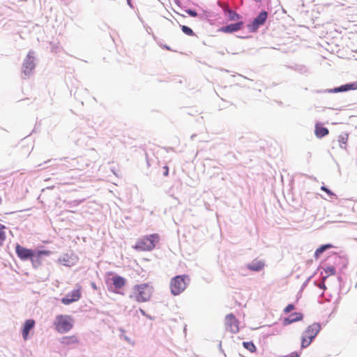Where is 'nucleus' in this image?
<instances>
[{
    "label": "nucleus",
    "mask_w": 357,
    "mask_h": 357,
    "mask_svg": "<svg viewBox=\"0 0 357 357\" xmlns=\"http://www.w3.org/2000/svg\"><path fill=\"white\" fill-rule=\"evenodd\" d=\"M181 29H182L183 32L188 36H194L195 35V33L193 32L192 29L187 26H185V25L181 26Z\"/></svg>",
    "instance_id": "obj_26"
},
{
    "label": "nucleus",
    "mask_w": 357,
    "mask_h": 357,
    "mask_svg": "<svg viewBox=\"0 0 357 357\" xmlns=\"http://www.w3.org/2000/svg\"><path fill=\"white\" fill-rule=\"evenodd\" d=\"M152 294L153 287L148 283H142L133 286L129 297L137 303H145L150 300Z\"/></svg>",
    "instance_id": "obj_1"
},
{
    "label": "nucleus",
    "mask_w": 357,
    "mask_h": 357,
    "mask_svg": "<svg viewBox=\"0 0 357 357\" xmlns=\"http://www.w3.org/2000/svg\"><path fill=\"white\" fill-rule=\"evenodd\" d=\"M325 275L323 276V280H326L331 275H334L336 273L335 268L333 266L328 265L324 268Z\"/></svg>",
    "instance_id": "obj_21"
},
{
    "label": "nucleus",
    "mask_w": 357,
    "mask_h": 357,
    "mask_svg": "<svg viewBox=\"0 0 357 357\" xmlns=\"http://www.w3.org/2000/svg\"><path fill=\"white\" fill-rule=\"evenodd\" d=\"M55 329L60 333H67L73 326V319L69 315H58L54 322Z\"/></svg>",
    "instance_id": "obj_4"
},
{
    "label": "nucleus",
    "mask_w": 357,
    "mask_h": 357,
    "mask_svg": "<svg viewBox=\"0 0 357 357\" xmlns=\"http://www.w3.org/2000/svg\"><path fill=\"white\" fill-rule=\"evenodd\" d=\"M227 14L228 18L231 21H236L241 18L240 15L238 13H236L235 11H233L231 10H227Z\"/></svg>",
    "instance_id": "obj_24"
},
{
    "label": "nucleus",
    "mask_w": 357,
    "mask_h": 357,
    "mask_svg": "<svg viewBox=\"0 0 357 357\" xmlns=\"http://www.w3.org/2000/svg\"><path fill=\"white\" fill-rule=\"evenodd\" d=\"M23 66L24 68V73L25 75H29L31 70H33L35 66L33 61L31 58H28L24 63Z\"/></svg>",
    "instance_id": "obj_19"
},
{
    "label": "nucleus",
    "mask_w": 357,
    "mask_h": 357,
    "mask_svg": "<svg viewBox=\"0 0 357 357\" xmlns=\"http://www.w3.org/2000/svg\"><path fill=\"white\" fill-rule=\"evenodd\" d=\"M187 13L192 17H196L197 15V13L195 10H187Z\"/></svg>",
    "instance_id": "obj_32"
},
{
    "label": "nucleus",
    "mask_w": 357,
    "mask_h": 357,
    "mask_svg": "<svg viewBox=\"0 0 357 357\" xmlns=\"http://www.w3.org/2000/svg\"><path fill=\"white\" fill-rule=\"evenodd\" d=\"M160 236L158 234H153L144 236L137 240L134 248L138 251H151L158 243Z\"/></svg>",
    "instance_id": "obj_2"
},
{
    "label": "nucleus",
    "mask_w": 357,
    "mask_h": 357,
    "mask_svg": "<svg viewBox=\"0 0 357 357\" xmlns=\"http://www.w3.org/2000/svg\"><path fill=\"white\" fill-rule=\"evenodd\" d=\"M243 345L245 349L253 353L256 351V347L252 342H243Z\"/></svg>",
    "instance_id": "obj_25"
},
{
    "label": "nucleus",
    "mask_w": 357,
    "mask_h": 357,
    "mask_svg": "<svg viewBox=\"0 0 357 357\" xmlns=\"http://www.w3.org/2000/svg\"><path fill=\"white\" fill-rule=\"evenodd\" d=\"M265 263L264 261L255 259L247 265V268L252 271H260L264 269Z\"/></svg>",
    "instance_id": "obj_12"
},
{
    "label": "nucleus",
    "mask_w": 357,
    "mask_h": 357,
    "mask_svg": "<svg viewBox=\"0 0 357 357\" xmlns=\"http://www.w3.org/2000/svg\"><path fill=\"white\" fill-rule=\"evenodd\" d=\"M239 322L232 313L228 314L225 318V329L232 333H236L239 331Z\"/></svg>",
    "instance_id": "obj_6"
},
{
    "label": "nucleus",
    "mask_w": 357,
    "mask_h": 357,
    "mask_svg": "<svg viewBox=\"0 0 357 357\" xmlns=\"http://www.w3.org/2000/svg\"><path fill=\"white\" fill-rule=\"evenodd\" d=\"M61 343L65 346H70L79 344L78 337L76 335H68L61 337Z\"/></svg>",
    "instance_id": "obj_16"
},
{
    "label": "nucleus",
    "mask_w": 357,
    "mask_h": 357,
    "mask_svg": "<svg viewBox=\"0 0 357 357\" xmlns=\"http://www.w3.org/2000/svg\"><path fill=\"white\" fill-rule=\"evenodd\" d=\"M300 355L298 352L296 351H294V352H292L289 354H287V355H285V356H283L282 357H299Z\"/></svg>",
    "instance_id": "obj_31"
},
{
    "label": "nucleus",
    "mask_w": 357,
    "mask_h": 357,
    "mask_svg": "<svg viewBox=\"0 0 357 357\" xmlns=\"http://www.w3.org/2000/svg\"><path fill=\"white\" fill-rule=\"evenodd\" d=\"M303 315L301 312H294L291 314L288 317L285 318L283 321L284 326L289 325L294 322L301 321Z\"/></svg>",
    "instance_id": "obj_15"
},
{
    "label": "nucleus",
    "mask_w": 357,
    "mask_h": 357,
    "mask_svg": "<svg viewBox=\"0 0 357 357\" xmlns=\"http://www.w3.org/2000/svg\"><path fill=\"white\" fill-rule=\"evenodd\" d=\"M51 254L50 250H40L36 252L33 251V256L30 261L33 267L37 268L42 264L41 258L43 256H49Z\"/></svg>",
    "instance_id": "obj_10"
},
{
    "label": "nucleus",
    "mask_w": 357,
    "mask_h": 357,
    "mask_svg": "<svg viewBox=\"0 0 357 357\" xmlns=\"http://www.w3.org/2000/svg\"><path fill=\"white\" fill-rule=\"evenodd\" d=\"M68 258V256L66 255V256H63L62 258H60L59 259V261L61 262H62L64 265L66 266H70V263H69V260Z\"/></svg>",
    "instance_id": "obj_29"
},
{
    "label": "nucleus",
    "mask_w": 357,
    "mask_h": 357,
    "mask_svg": "<svg viewBox=\"0 0 357 357\" xmlns=\"http://www.w3.org/2000/svg\"><path fill=\"white\" fill-rule=\"evenodd\" d=\"M112 282L114 287L119 289L123 287L126 283V279L119 275H116L113 277Z\"/></svg>",
    "instance_id": "obj_18"
},
{
    "label": "nucleus",
    "mask_w": 357,
    "mask_h": 357,
    "mask_svg": "<svg viewBox=\"0 0 357 357\" xmlns=\"http://www.w3.org/2000/svg\"><path fill=\"white\" fill-rule=\"evenodd\" d=\"M75 164L73 165L74 169L82 171L89 167V164L87 160L83 158L74 159Z\"/></svg>",
    "instance_id": "obj_17"
},
{
    "label": "nucleus",
    "mask_w": 357,
    "mask_h": 357,
    "mask_svg": "<svg viewBox=\"0 0 357 357\" xmlns=\"http://www.w3.org/2000/svg\"><path fill=\"white\" fill-rule=\"evenodd\" d=\"M255 2L257 3H259L261 1V0H254Z\"/></svg>",
    "instance_id": "obj_34"
},
{
    "label": "nucleus",
    "mask_w": 357,
    "mask_h": 357,
    "mask_svg": "<svg viewBox=\"0 0 357 357\" xmlns=\"http://www.w3.org/2000/svg\"><path fill=\"white\" fill-rule=\"evenodd\" d=\"M348 134L347 133H342L338 136V142L339 145L342 149H346V145L348 142Z\"/></svg>",
    "instance_id": "obj_23"
},
{
    "label": "nucleus",
    "mask_w": 357,
    "mask_h": 357,
    "mask_svg": "<svg viewBox=\"0 0 357 357\" xmlns=\"http://www.w3.org/2000/svg\"><path fill=\"white\" fill-rule=\"evenodd\" d=\"M187 279L188 277L186 275H177L172 279L170 289L174 295H178L185 290Z\"/></svg>",
    "instance_id": "obj_5"
},
{
    "label": "nucleus",
    "mask_w": 357,
    "mask_h": 357,
    "mask_svg": "<svg viewBox=\"0 0 357 357\" xmlns=\"http://www.w3.org/2000/svg\"><path fill=\"white\" fill-rule=\"evenodd\" d=\"M332 248H333V246L331 244H326L321 245L315 250L314 257L317 259L319 258L324 251H326L327 249H330Z\"/></svg>",
    "instance_id": "obj_22"
},
{
    "label": "nucleus",
    "mask_w": 357,
    "mask_h": 357,
    "mask_svg": "<svg viewBox=\"0 0 357 357\" xmlns=\"http://www.w3.org/2000/svg\"><path fill=\"white\" fill-rule=\"evenodd\" d=\"M5 228L4 225H0V242H3L6 239V234L3 231Z\"/></svg>",
    "instance_id": "obj_27"
},
{
    "label": "nucleus",
    "mask_w": 357,
    "mask_h": 357,
    "mask_svg": "<svg viewBox=\"0 0 357 357\" xmlns=\"http://www.w3.org/2000/svg\"><path fill=\"white\" fill-rule=\"evenodd\" d=\"M163 169H164L163 175L165 176H167L168 175V174H169V168H168L167 166H165L163 167Z\"/></svg>",
    "instance_id": "obj_33"
},
{
    "label": "nucleus",
    "mask_w": 357,
    "mask_h": 357,
    "mask_svg": "<svg viewBox=\"0 0 357 357\" xmlns=\"http://www.w3.org/2000/svg\"><path fill=\"white\" fill-rule=\"evenodd\" d=\"M268 17V13L266 11H261L259 15L253 20L251 24L248 26L252 31H256L258 28L263 25Z\"/></svg>",
    "instance_id": "obj_9"
},
{
    "label": "nucleus",
    "mask_w": 357,
    "mask_h": 357,
    "mask_svg": "<svg viewBox=\"0 0 357 357\" xmlns=\"http://www.w3.org/2000/svg\"><path fill=\"white\" fill-rule=\"evenodd\" d=\"M324 287V284H323L322 285H320V287Z\"/></svg>",
    "instance_id": "obj_36"
},
{
    "label": "nucleus",
    "mask_w": 357,
    "mask_h": 357,
    "mask_svg": "<svg viewBox=\"0 0 357 357\" xmlns=\"http://www.w3.org/2000/svg\"><path fill=\"white\" fill-rule=\"evenodd\" d=\"M1 202H2L1 197H0V204H1Z\"/></svg>",
    "instance_id": "obj_35"
},
{
    "label": "nucleus",
    "mask_w": 357,
    "mask_h": 357,
    "mask_svg": "<svg viewBox=\"0 0 357 357\" xmlns=\"http://www.w3.org/2000/svg\"><path fill=\"white\" fill-rule=\"evenodd\" d=\"M320 330L321 326L318 323H313L309 325L302 334L301 348L304 349L310 346Z\"/></svg>",
    "instance_id": "obj_3"
},
{
    "label": "nucleus",
    "mask_w": 357,
    "mask_h": 357,
    "mask_svg": "<svg viewBox=\"0 0 357 357\" xmlns=\"http://www.w3.org/2000/svg\"><path fill=\"white\" fill-rule=\"evenodd\" d=\"M351 90H357V82L349 83L342 85L339 87L334 88L331 90L333 93L344 92Z\"/></svg>",
    "instance_id": "obj_14"
},
{
    "label": "nucleus",
    "mask_w": 357,
    "mask_h": 357,
    "mask_svg": "<svg viewBox=\"0 0 357 357\" xmlns=\"http://www.w3.org/2000/svg\"><path fill=\"white\" fill-rule=\"evenodd\" d=\"M243 26V22H238L235 24H230L229 25L222 26L220 31L224 33H233L240 30Z\"/></svg>",
    "instance_id": "obj_13"
},
{
    "label": "nucleus",
    "mask_w": 357,
    "mask_h": 357,
    "mask_svg": "<svg viewBox=\"0 0 357 357\" xmlns=\"http://www.w3.org/2000/svg\"><path fill=\"white\" fill-rule=\"evenodd\" d=\"M295 309V306L293 304H289L284 309V313H289L291 311L294 310Z\"/></svg>",
    "instance_id": "obj_28"
},
{
    "label": "nucleus",
    "mask_w": 357,
    "mask_h": 357,
    "mask_svg": "<svg viewBox=\"0 0 357 357\" xmlns=\"http://www.w3.org/2000/svg\"><path fill=\"white\" fill-rule=\"evenodd\" d=\"M77 288L73 290L66 297L61 299L62 303L65 305H69L73 302L77 301L82 296V287L79 284H77Z\"/></svg>",
    "instance_id": "obj_7"
},
{
    "label": "nucleus",
    "mask_w": 357,
    "mask_h": 357,
    "mask_svg": "<svg viewBox=\"0 0 357 357\" xmlns=\"http://www.w3.org/2000/svg\"><path fill=\"white\" fill-rule=\"evenodd\" d=\"M34 326L35 321L33 319H28L24 322L22 330V335L24 340H28L29 332L33 329Z\"/></svg>",
    "instance_id": "obj_11"
},
{
    "label": "nucleus",
    "mask_w": 357,
    "mask_h": 357,
    "mask_svg": "<svg viewBox=\"0 0 357 357\" xmlns=\"http://www.w3.org/2000/svg\"><path fill=\"white\" fill-rule=\"evenodd\" d=\"M321 190L326 192L329 196H335V195L333 192H331L329 189H328L325 186H321Z\"/></svg>",
    "instance_id": "obj_30"
},
{
    "label": "nucleus",
    "mask_w": 357,
    "mask_h": 357,
    "mask_svg": "<svg viewBox=\"0 0 357 357\" xmlns=\"http://www.w3.org/2000/svg\"><path fill=\"white\" fill-rule=\"evenodd\" d=\"M328 130L320 126L317 125L315 127V135L317 137L321 138L328 134Z\"/></svg>",
    "instance_id": "obj_20"
},
{
    "label": "nucleus",
    "mask_w": 357,
    "mask_h": 357,
    "mask_svg": "<svg viewBox=\"0 0 357 357\" xmlns=\"http://www.w3.org/2000/svg\"><path fill=\"white\" fill-rule=\"evenodd\" d=\"M15 252L17 257L22 261L30 260L33 256V250L24 248L20 244L15 245Z\"/></svg>",
    "instance_id": "obj_8"
}]
</instances>
